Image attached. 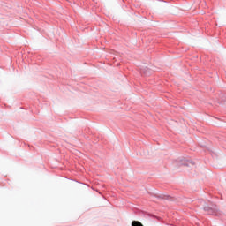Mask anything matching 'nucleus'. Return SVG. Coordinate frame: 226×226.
Wrapping results in <instances>:
<instances>
[{
    "label": "nucleus",
    "mask_w": 226,
    "mask_h": 226,
    "mask_svg": "<svg viewBox=\"0 0 226 226\" xmlns=\"http://www.w3.org/2000/svg\"><path fill=\"white\" fill-rule=\"evenodd\" d=\"M204 210L208 214V215H216V206L215 205H212V207L209 206H206L204 207Z\"/></svg>",
    "instance_id": "nucleus-1"
},
{
    "label": "nucleus",
    "mask_w": 226,
    "mask_h": 226,
    "mask_svg": "<svg viewBox=\"0 0 226 226\" xmlns=\"http://www.w3.org/2000/svg\"><path fill=\"white\" fill-rule=\"evenodd\" d=\"M132 226H144V225L142 224V222L139 221H132Z\"/></svg>",
    "instance_id": "nucleus-2"
}]
</instances>
